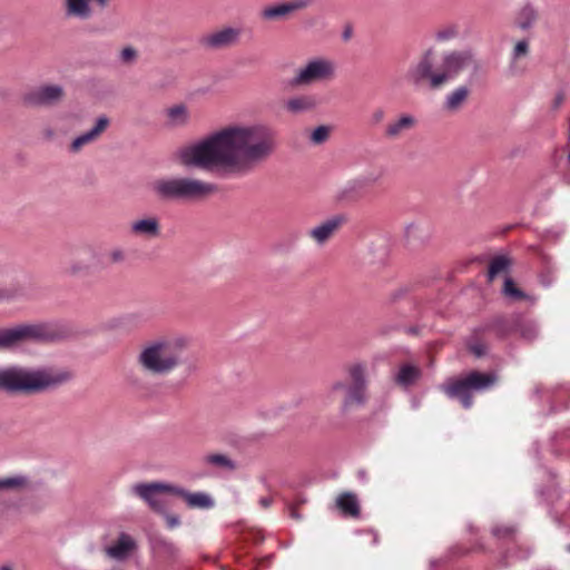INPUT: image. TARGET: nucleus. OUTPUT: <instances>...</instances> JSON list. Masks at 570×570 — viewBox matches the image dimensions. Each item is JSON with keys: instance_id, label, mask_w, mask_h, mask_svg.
<instances>
[{"instance_id": "obj_44", "label": "nucleus", "mask_w": 570, "mask_h": 570, "mask_svg": "<svg viewBox=\"0 0 570 570\" xmlns=\"http://www.w3.org/2000/svg\"><path fill=\"white\" fill-rule=\"evenodd\" d=\"M416 228H417V227H416V225H414V224H410V225H407V226H406V228H405L406 236H407V237H410V236H411V234H412Z\"/></svg>"}, {"instance_id": "obj_27", "label": "nucleus", "mask_w": 570, "mask_h": 570, "mask_svg": "<svg viewBox=\"0 0 570 570\" xmlns=\"http://www.w3.org/2000/svg\"><path fill=\"white\" fill-rule=\"evenodd\" d=\"M28 478L21 474L0 478V492H10L24 488Z\"/></svg>"}, {"instance_id": "obj_42", "label": "nucleus", "mask_w": 570, "mask_h": 570, "mask_svg": "<svg viewBox=\"0 0 570 570\" xmlns=\"http://www.w3.org/2000/svg\"><path fill=\"white\" fill-rule=\"evenodd\" d=\"M510 532H511V530H510V529H508V528H505V529H501V528H495V529H493V533H494V535H498V537H500V535H505V534H508V533H510Z\"/></svg>"}, {"instance_id": "obj_24", "label": "nucleus", "mask_w": 570, "mask_h": 570, "mask_svg": "<svg viewBox=\"0 0 570 570\" xmlns=\"http://www.w3.org/2000/svg\"><path fill=\"white\" fill-rule=\"evenodd\" d=\"M169 126L184 127L189 122V111L184 104L175 105L166 110Z\"/></svg>"}, {"instance_id": "obj_41", "label": "nucleus", "mask_w": 570, "mask_h": 570, "mask_svg": "<svg viewBox=\"0 0 570 570\" xmlns=\"http://www.w3.org/2000/svg\"><path fill=\"white\" fill-rule=\"evenodd\" d=\"M259 504H261V507H262V508L267 509V508H269V507H271V504H272V499H271V498H267V497H265V498H261V499H259Z\"/></svg>"}, {"instance_id": "obj_6", "label": "nucleus", "mask_w": 570, "mask_h": 570, "mask_svg": "<svg viewBox=\"0 0 570 570\" xmlns=\"http://www.w3.org/2000/svg\"><path fill=\"white\" fill-rule=\"evenodd\" d=\"M498 377L493 373H480L472 371L464 377L450 379L441 386V390L450 397L458 399L463 407L472 406V393L482 392L492 387Z\"/></svg>"}, {"instance_id": "obj_7", "label": "nucleus", "mask_w": 570, "mask_h": 570, "mask_svg": "<svg viewBox=\"0 0 570 570\" xmlns=\"http://www.w3.org/2000/svg\"><path fill=\"white\" fill-rule=\"evenodd\" d=\"M47 336L46 327L40 324L0 327V351L14 350L27 342L43 341Z\"/></svg>"}, {"instance_id": "obj_9", "label": "nucleus", "mask_w": 570, "mask_h": 570, "mask_svg": "<svg viewBox=\"0 0 570 570\" xmlns=\"http://www.w3.org/2000/svg\"><path fill=\"white\" fill-rule=\"evenodd\" d=\"M174 484L166 482L137 483L131 491L142 499L151 509L163 512L164 505L159 500L160 494H174Z\"/></svg>"}, {"instance_id": "obj_34", "label": "nucleus", "mask_w": 570, "mask_h": 570, "mask_svg": "<svg viewBox=\"0 0 570 570\" xmlns=\"http://www.w3.org/2000/svg\"><path fill=\"white\" fill-rule=\"evenodd\" d=\"M529 52V43L527 40L518 41L512 51V58L514 60L527 56Z\"/></svg>"}, {"instance_id": "obj_40", "label": "nucleus", "mask_w": 570, "mask_h": 570, "mask_svg": "<svg viewBox=\"0 0 570 570\" xmlns=\"http://www.w3.org/2000/svg\"><path fill=\"white\" fill-rule=\"evenodd\" d=\"M166 523L169 529H174L180 524V519L178 515L174 514H165Z\"/></svg>"}, {"instance_id": "obj_19", "label": "nucleus", "mask_w": 570, "mask_h": 570, "mask_svg": "<svg viewBox=\"0 0 570 570\" xmlns=\"http://www.w3.org/2000/svg\"><path fill=\"white\" fill-rule=\"evenodd\" d=\"M416 125L414 116L404 114L399 118L390 121L385 128V136L391 139H396L412 130Z\"/></svg>"}, {"instance_id": "obj_2", "label": "nucleus", "mask_w": 570, "mask_h": 570, "mask_svg": "<svg viewBox=\"0 0 570 570\" xmlns=\"http://www.w3.org/2000/svg\"><path fill=\"white\" fill-rule=\"evenodd\" d=\"M480 69L481 62L471 48L442 52L436 66L433 62V53L426 51L416 62L410 66L405 79L415 88L426 86L431 90H438L455 80L463 71L479 72Z\"/></svg>"}, {"instance_id": "obj_17", "label": "nucleus", "mask_w": 570, "mask_h": 570, "mask_svg": "<svg viewBox=\"0 0 570 570\" xmlns=\"http://www.w3.org/2000/svg\"><path fill=\"white\" fill-rule=\"evenodd\" d=\"M109 126V119L106 116H100L97 118L95 126L79 135L73 139L70 146V150L72 153L79 151L85 145H88L90 142H94L99 138V136L107 129Z\"/></svg>"}, {"instance_id": "obj_4", "label": "nucleus", "mask_w": 570, "mask_h": 570, "mask_svg": "<svg viewBox=\"0 0 570 570\" xmlns=\"http://www.w3.org/2000/svg\"><path fill=\"white\" fill-rule=\"evenodd\" d=\"M153 194L160 200L187 202L202 199L214 194L217 187L198 178L187 176H169L155 179L150 184Z\"/></svg>"}, {"instance_id": "obj_33", "label": "nucleus", "mask_w": 570, "mask_h": 570, "mask_svg": "<svg viewBox=\"0 0 570 570\" xmlns=\"http://www.w3.org/2000/svg\"><path fill=\"white\" fill-rule=\"evenodd\" d=\"M383 176V170L381 168H376L370 173H365L361 179L362 186H370L377 183Z\"/></svg>"}, {"instance_id": "obj_5", "label": "nucleus", "mask_w": 570, "mask_h": 570, "mask_svg": "<svg viewBox=\"0 0 570 570\" xmlns=\"http://www.w3.org/2000/svg\"><path fill=\"white\" fill-rule=\"evenodd\" d=\"M180 346L176 341L155 340L145 344L137 355L138 365L147 373L166 375L180 364Z\"/></svg>"}, {"instance_id": "obj_31", "label": "nucleus", "mask_w": 570, "mask_h": 570, "mask_svg": "<svg viewBox=\"0 0 570 570\" xmlns=\"http://www.w3.org/2000/svg\"><path fill=\"white\" fill-rule=\"evenodd\" d=\"M331 128L328 126L322 125L316 127L311 134V142L314 145H321L325 142L330 137Z\"/></svg>"}, {"instance_id": "obj_14", "label": "nucleus", "mask_w": 570, "mask_h": 570, "mask_svg": "<svg viewBox=\"0 0 570 570\" xmlns=\"http://www.w3.org/2000/svg\"><path fill=\"white\" fill-rule=\"evenodd\" d=\"M242 30L239 28L226 27L200 39V43L209 49L227 48L239 41Z\"/></svg>"}, {"instance_id": "obj_11", "label": "nucleus", "mask_w": 570, "mask_h": 570, "mask_svg": "<svg viewBox=\"0 0 570 570\" xmlns=\"http://www.w3.org/2000/svg\"><path fill=\"white\" fill-rule=\"evenodd\" d=\"M110 4V0H65V16L69 19L88 20L96 10L104 11Z\"/></svg>"}, {"instance_id": "obj_47", "label": "nucleus", "mask_w": 570, "mask_h": 570, "mask_svg": "<svg viewBox=\"0 0 570 570\" xmlns=\"http://www.w3.org/2000/svg\"><path fill=\"white\" fill-rule=\"evenodd\" d=\"M131 385H132L135 389L139 390V391H141V390H142V386H141L137 381H132V382H131Z\"/></svg>"}, {"instance_id": "obj_29", "label": "nucleus", "mask_w": 570, "mask_h": 570, "mask_svg": "<svg viewBox=\"0 0 570 570\" xmlns=\"http://www.w3.org/2000/svg\"><path fill=\"white\" fill-rule=\"evenodd\" d=\"M510 261L504 256L494 257L489 265L488 278L490 282L494 279L500 273L507 272Z\"/></svg>"}, {"instance_id": "obj_20", "label": "nucleus", "mask_w": 570, "mask_h": 570, "mask_svg": "<svg viewBox=\"0 0 570 570\" xmlns=\"http://www.w3.org/2000/svg\"><path fill=\"white\" fill-rule=\"evenodd\" d=\"M320 101L315 95H299L289 98L285 102V109L293 115H297L314 110Z\"/></svg>"}, {"instance_id": "obj_28", "label": "nucleus", "mask_w": 570, "mask_h": 570, "mask_svg": "<svg viewBox=\"0 0 570 570\" xmlns=\"http://www.w3.org/2000/svg\"><path fill=\"white\" fill-rule=\"evenodd\" d=\"M535 19L537 11L534 10V8L532 6H524L519 12L517 23L521 29L525 30L532 27Z\"/></svg>"}, {"instance_id": "obj_32", "label": "nucleus", "mask_w": 570, "mask_h": 570, "mask_svg": "<svg viewBox=\"0 0 570 570\" xmlns=\"http://www.w3.org/2000/svg\"><path fill=\"white\" fill-rule=\"evenodd\" d=\"M137 57H138L137 50L131 46L122 48L121 51L119 52L120 61L126 65L134 63L136 61Z\"/></svg>"}, {"instance_id": "obj_45", "label": "nucleus", "mask_w": 570, "mask_h": 570, "mask_svg": "<svg viewBox=\"0 0 570 570\" xmlns=\"http://www.w3.org/2000/svg\"><path fill=\"white\" fill-rule=\"evenodd\" d=\"M289 515H291L293 519H297V520H299V519L302 518V517H301V514H299V513L296 511V509H294V508H291V509H289Z\"/></svg>"}, {"instance_id": "obj_36", "label": "nucleus", "mask_w": 570, "mask_h": 570, "mask_svg": "<svg viewBox=\"0 0 570 570\" xmlns=\"http://www.w3.org/2000/svg\"><path fill=\"white\" fill-rule=\"evenodd\" d=\"M538 334L537 325L533 323H528L522 325L521 335L527 340H533Z\"/></svg>"}, {"instance_id": "obj_15", "label": "nucleus", "mask_w": 570, "mask_h": 570, "mask_svg": "<svg viewBox=\"0 0 570 570\" xmlns=\"http://www.w3.org/2000/svg\"><path fill=\"white\" fill-rule=\"evenodd\" d=\"M348 382L337 381L332 385L334 392H345V399L341 406L342 416H347L353 411L356 403V365L352 364L347 368Z\"/></svg>"}, {"instance_id": "obj_16", "label": "nucleus", "mask_w": 570, "mask_h": 570, "mask_svg": "<svg viewBox=\"0 0 570 570\" xmlns=\"http://www.w3.org/2000/svg\"><path fill=\"white\" fill-rule=\"evenodd\" d=\"M174 495L180 497L188 508L208 510L215 505L214 499L206 492H189L184 488L175 485Z\"/></svg>"}, {"instance_id": "obj_1", "label": "nucleus", "mask_w": 570, "mask_h": 570, "mask_svg": "<svg viewBox=\"0 0 570 570\" xmlns=\"http://www.w3.org/2000/svg\"><path fill=\"white\" fill-rule=\"evenodd\" d=\"M276 134L263 122L229 124L176 151L185 168L243 176L276 150Z\"/></svg>"}, {"instance_id": "obj_37", "label": "nucleus", "mask_w": 570, "mask_h": 570, "mask_svg": "<svg viewBox=\"0 0 570 570\" xmlns=\"http://www.w3.org/2000/svg\"><path fill=\"white\" fill-rule=\"evenodd\" d=\"M110 263H121L125 261V252L121 248H114L108 254Z\"/></svg>"}, {"instance_id": "obj_35", "label": "nucleus", "mask_w": 570, "mask_h": 570, "mask_svg": "<svg viewBox=\"0 0 570 570\" xmlns=\"http://www.w3.org/2000/svg\"><path fill=\"white\" fill-rule=\"evenodd\" d=\"M387 258V247L383 239H381L377 250L374 255V263H384Z\"/></svg>"}, {"instance_id": "obj_23", "label": "nucleus", "mask_w": 570, "mask_h": 570, "mask_svg": "<svg viewBox=\"0 0 570 570\" xmlns=\"http://www.w3.org/2000/svg\"><path fill=\"white\" fill-rule=\"evenodd\" d=\"M202 462L206 466L214 468L219 471H234L236 469L235 462L226 454L210 453L203 456Z\"/></svg>"}, {"instance_id": "obj_18", "label": "nucleus", "mask_w": 570, "mask_h": 570, "mask_svg": "<svg viewBox=\"0 0 570 570\" xmlns=\"http://www.w3.org/2000/svg\"><path fill=\"white\" fill-rule=\"evenodd\" d=\"M130 232L136 236L156 238L160 235V223L157 217L148 216L130 224Z\"/></svg>"}, {"instance_id": "obj_21", "label": "nucleus", "mask_w": 570, "mask_h": 570, "mask_svg": "<svg viewBox=\"0 0 570 570\" xmlns=\"http://www.w3.org/2000/svg\"><path fill=\"white\" fill-rule=\"evenodd\" d=\"M135 548V542L130 535L126 533H121L118 538V541L108 547L106 552L109 557L116 560H122L127 558L129 552Z\"/></svg>"}, {"instance_id": "obj_38", "label": "nucleus", "mask_w": 570, "mask_h": 570, "mask_svg": "<svg viewBox=\"0 0 570 570\" xmlns=\"http://www.w3.org/2000/svg\"><path fill=\"white\" fill-rule=\"evenodd\" d=\"M455 36H456L455 29L449 28V29L439 31L436 33V39L439 41H446V40H450V39L454 38Z\"/></svg>"}, {"instance_id": "obj_43", "label": "nucleus", "mask_w": 570, "mask_h": 570, "mask_svg": "<svg viewBox=\"0 0 570 570\" xmlns=\"http://www.w3.org/2000/svg\"><path fill=\"white\" fill-rule=\"evenodd\" d=\"M353 35V28L351 26L346 27V29L343 32V39L348 40Z\"/></svg>"}, {"instance_id": "obj_48", "label": "nucleus", "mask_w": 570, "mask_h": 570, "mask_svg": "<svg viewBox=\"0 0 570 570\" xmlns=\"http://www.w3.org/2000/svg\"><path fill=\"white\" fill-rule=\"evenodd\" d=\"M0 570H12V569L9 567H2Z\"/></svg>"}, {"instance_id": "obj_10", "label": "nucleus", "mask_w": 570, "mask_h": 570, "mask_svg": "<svg viewBox=\"0 0 570 570\" xmlns=\"http://www.w3.org/2000/svg\"><path fill=\"white\" fill-rule=\"evenodd\" d=\"M65 97V88L59 83H45L24 95V102L30 106H52Z\"/></svg>"}, {"instance_id": "obj_13", "label": "nucleus", "mask_w": 570, "mask_h": 570, "mask_svg": "<svg viewBox=\"0 0 570 570\" xmlns=\"http://www.w3.org/2000/svg\"><path fill=\"white\" fill-rule=\"evenodd\" d=\"M312 0H289L265 7L261 16L264 20H285L297 11L306 9L312 4Z\"/></svg>"}, {"instance_id": "obj_8", "label": "nucleus", "mask_w": 570, "mask_h": 570, "mask_svg": "<svg viewBox=\"0 0 570 570\" xmlns=\"http://www.w3.org/2000/svg\"><path fill=\"white\" fill-rule=\"evenodd\" d=\"M334 63L327 59H313L299 68L291 80L294 87L307 86L334 76Z\"/></svg>"}, {"instance_id": "obj_26", "label": "nucleus", "mask_w": 570, "mask_h": 570, "mask_svg": "<svg viewBox=\"0 0 570 570\" xmlns=\"http://www.w3.org/2000/svg\"><path fill=\"white\" fill-rule=\"evenodd\" d=\"M421 375V370L412 364H404L400 367L395 375V381L399 385L409 387L414 384Z\"/></svg>"}, {"instance_id": "obj_12", "label": "nucleus", "mask_w": 570, "mask_h": 570, "mask_svg": "<svg viewBox=\"0 0 570 570\" xmlns=\"http://www.w3.org/2000/svg\"><path fill=\"white\" fill-rule=\"evenodd\" d=\"M348 218L344 214H336L321 222L307 233L308 237L320 247L324 246L336 232L347 223Z\"/></svg>"}, {"instance_id": "obj_39", "label": "nucleus", "mask_w": 570, "mask_h": 570, "mask_svg": "<svg viewBox=\"0 0 570 570\" xmlns=\"http://www.w3.org/2000/svg\"><path fill=\"white\" fill-rule=\"evenodd\" d=\"M469 348L476 357L483 356L487 351L485 345L479 342L470 344Z\"/></svg>"}, {"instance_id": "obj_46", "label": "nucleus", "mask_w": 570, "mask_h": 570, "mask_svg": "<svg viewBox=\"0 0 570 570\" xmlns=\"http://www.w3.org/2000/svg\"><path fill=\"white\" fill-rule=\"evenodd\" d=\"M563 101V96L561 94H559L556 98V106H560Z\"/></svg>"}, {"instance_id": "obj_49", "label": "nucleus", "mask_w": 570, "mask_h": 570, "mask_svg": "<svg viewBox=\"0 0 570 570\" xmlns=\"http://www.w3.org/2000/svg\"><path fill=\"white\" fill-rule=\"evenodd\" d=\"M2 297V294L0 293V298Z\"/></svg>"}, {"instance_id": "obj_30", "label": "nucleus", "mask_w": 570, "mask_h": 570, "mask_svg": "<svg viewBox=\"0 0 570 570\" xmlns=\"http://www.w3.org/2000/svg\"><path fill=\"white\" fill-rule=\"evenodd\" d=\"M502 293L512 301H521L527 297V295L515 286L511 277H505Z\"/></svg>"}, {"instance_id": "obj_22", "label": "nucleus", "mask_w": 570, "mask_h": 570, "mask_svg": "<svg viewBox=\"0 0 570 570\" xmlns=\"http://www.w3.org/2000/svg\"><path fill=\"white\" fill-rule=\"evenodd\" d=\"M333 510L345 518L356 517V498L351 492H345L336 498Z\"/></svg>"}, {"instance_id": "obj_25", "label": "nucleus", "mask_w": 570, "mask_h": 570, "mask_svg": "<svg viewBox=\"0 0 570 570\" xmlns=\"http://www.w3.org/2000/svg\"><path fill=\"white\" fill-rule=\"evenodd\" d=\"M469 88L466 86H459L444 99V108L449 111L459 110L469 97Z\"/></svg>"}, {"instance_id": "obj_3", "label": "nucleus", "mask_w": 570, "mask_h": 570, "mask_svg": "<svg viewBox=\"0 0 570 570\" xmlns=\"http://www.w3.org/2000/svg\"><path fill=\"white\" fill-rule=\"evenodd\" d=\"M68 380L67 372L48 367L0 366V391L7 393H38Z\"/></svg>"}]
</instances>
